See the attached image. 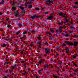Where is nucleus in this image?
<instances>
[{
  "label": "nucleus",
  "mask_w": 78,
  "mask_h": 78,
  "mask_svg": "<svg viewBox=\"0 0 78 78\" xmlns=\"http://www.w3.org/2000/svg\"><path fill=\"white\" fill-rule=\"evenodd\" d=\"M65 43L66 44V45H68L69 46H72L73 45V43L69 41H64Z\"/></svg>",
  "instance_id": "obj_1"
},
{
  "label": "nucleus",
  "mask_w": 78,
  "mask_h": 78,
  "mask_svg": "<svg viewBox=\"0 0 78 78\" xmlns=\"http://www.w3.org/2000/svg\"><path fill=\"white\" fill-rule=\"evenodd\" d=\"M39 17L40 18H41V16H39L38 15H36V14H34L33 16H32L31 17V18L33 20H34L35 19H36L37 17Z\"/></svg>",
  "instance_id": "obj_2"
},
{
  "label": "nucleus",
  "mask_w": 78,
  "mask_h": 78,
  "mask_svg": "<svg viewBox=\"0 0 78 78\" xmlns=\"http://www.w3.org/2000/svg\"><path fill=\"white\" fill-rule=\"evenodd\" d=\"M59 72H60L61 73H62V71H61V70H59V69H57L55 70L54 72L55 73H57L58 74V75H60V74H59Z\"/></svg>",
  "instance_id": "obj_3"
},
{
  "label": "nucleus",
  "mask_w": 78,
  "mask_h": 78,
  "mask_svg": "<svg viewBox=\"0 0 78 78\" xmlns=\"http://www.w3.org/2000/svg\"><path fill=\"white\" fill-rule=\"evenodd\" d=\"M53 15H51L50 16H49L48 18H45L47 20H51L53 19Z\"/></svg>",
  "instance_id": "obj_4"
},
{
  "label": "nucleus",
  "mask_w": 78,
  "mask_h": 78,
  "mask_svg": "<svg viewBox=\"0 0 78 78\" xmlns=\"http://www.w3.org/2000/svg\"><path fill=\"white\" fill-rule=\"evenodd\" d=\"M45 53L47 54H49L50 53V51L49 50V49L48 48H45Z\"/></svg>",
  "instance_id": "obj_5"
},
{
  "label": "nucleus",
  "mask_w": 78,
  "mask_h": 78,
  "mask_svg": "<svg viewBox=\"0 0 78 78\" xmlns=\"http://www.w3.org/2000/svg\"><path fill=\"white\" fill-rule=\"evenodd\" d=\"M65 53H69V49L67 47H65Z\"/></svg>",
  "instance_id": "obj_6"
},
{
  "label": "nucleus",
  "mask_w": 78,
  "mask_h": 78,
  "mask_svg": "<svg viewBox=\"0 0 78 78\" xmlns=\"http://www.w3.org/2000/svg\"><path fill=\"white\" fill-rule=\"evenodd\" d=\"M78 42H75L73 44V45L74 47H77L78 45Z\"/></svg>",
  "instance_id": "obj_7"
},
{
  "label": "nucleus",
  "mask_w": 78,
  "mask_h": 78,
  "mask_svg": "<svg viewBox=\"0 0 78 78\" xmlns=\"http://www.w3.org/2000/svg\"><path fill=\"white\" fill-rule=\"evenodd\" d=\"M50 66V65H44V69H48L49 68V67L48 66Z\"/></svg>",
  "instance_id": "obj_8"
},
{
  "label": "nucleus",
  "mask_w": 78,
  "mask_h": 78,
  "mask_svg": "<svg viewBox=\"0 0 78 78\" xmlns=\"http://www.w3.org/2000/svg\"><path fill=\"white\" fill-rule=\"evenodd\" d=\"M12 11H14V10H16V9H15V7L14 6H13L12 5Z\"/></svg>",
  "instance_id": "obj_9"
},
{
  "label": "nucleus",
  "mask_w": 78,
  "mask_h": 78,
  "mask_svg": "<svg viewBox=\"0 0 78 78\" xmlns=\"http://www.w3.org/2000/svg\"><path fill=\"white\" fill-rule=\"evenodd\" d=\"M30 2H27V3L28 5H31L32 3H33V2H31L30 0L29 1Z\"/></svg>",
  "instance_id": "obj_10"
},
{
  "label": "nucleus",
  "mask_w": 78,
  "mask_h": 78,
  "mask_svg": "<svg viewBox=\"0 0 78 78\" xmlns=\"http://www.w3.org/2000/svg\"><path fill=\"white\" fill-rule=\"evenodd\" d=\"M59 31L61 32L62 31V29H59V30H56V32H57V33H59Z\"/></svg>",
  "instance_id": "obj_11"
},
{
  "label": "nucleus",
  "mask_w": 78,
  "mask_h": 78,
  "mask_svg": "<svg viewBox=\"0 0 78 78\" xmlns=\"http://www.w3.org/2000/svg\"><path fill=\"white\" fill-rule=\"evenodd\" d=\"M51 3V1L50 0H47V3H46V4H50Z\"/></svg>",
  "instance_id": "obj_12"
},
{
  "label": "nucleus",
  "mask_w": 78,
  "mask_h": 78,
  "mask_svg": "<svg viewBox=\"0 0 78 78\" xmlns=\"http://www.w3.org/2000/svg\"><path fill=\"white\" fill-rule=\"evenodd\" d=\"M52 28H51V29H50V31H51V33H55V31H54V30H51Z\"/></svg>",
  "instance_id": "obj_13"
},
{
  "label": "nucleus",
  "mask_w": 78,
  "mask_h": 78,
  "mask_svg": "<svg viewBox=\"0 0 78 78\" xmlns=\"http://www.w3.org/2000/svg\"><path fill=\"white\" fill-rule=\"evenodd\" d=\"M32 7H33V5H28V9H30V8H32Z\"/></svg>",
  "instance_id": "obj_14"
},
{
  "label": "nucleus",
  "mask_w": 78,
  "mask_h": 78,
  "mask_svg": "<svg viewBox=\"0 0 78 78\" xmlns=\"http://www.w3.org/2000/svg\"><path fill=\"white\" fill-rule=\"evenodd\" d=\"M27 34V31L26 30L25 31L23 32V34L25 35V34Z\"/></svg>",
  "instance_id": "obj_15"
},
{
  "label": "nucleus",
  "mask_w": 78,
  "mask_h": 78,
  "mask_svg": "<svg viewBox=\"0 0 78 78\" xmlns=\"http://www.w3.org/2000/svg\"><path fill=\"white\" fill-rule=\"evenodd\" d=\"M20 14H23L25 13V10H23L20 12Z\"/></svg>",
  "instance_id": "obj_16"
},
{
  "label": "nucleus",
  "mask_w": 78,
  "mask_h": 78,
  "mask_svg": "<svg viewBox=\"0 0 78 78\" xmlns=\"http://www.w3.org/2000/svg\"><path fill=\"white\" fill-rule=\"evenodd\" d=\"M73 71H74V72L75 73H77V71L75 69H73Z\"/></svg>",
  "instance_id": "obj_17"
},
{
  "label": "nucleus",
  "mask_w": 78,
  "mask_h": 78,
  "mask_svg": "<svg viewBox=\"0 0 78 78\" xmlns=\"http://www.w3.org/2000/svg\"><path fill=\"white\" fill-rule=\"evenodd\" d=\"M69 28L70 29V30H73L74 29V27H73L72 26H70L69 27Z\"/></svg>",
  "instance_id": "obj_18"
},
{
  "label": "nucleus",
  "mask_w": 78,
  "mask_h": 78,
  "mask_svg": "<svg viewBox=\"0 0 78 78\" xmlns=\"http://www.w3.org/2000/svg\"><path fill=\"white\" fill-rule=\"evenodd\" d=\"M20 33V31H19L17 32H16V35H18V34H19V33Z\"/></svg>",
  "instance_id": "obj_19"
},
{
  "label": "nucleus",
  "mask_w": 78,
  "mask_h": 78,
  "mask_svg": "<svg viewBox=\"0 0 78 78\" xmlns=\"http://www.w3.org/2000/svg\"><path fill=\"white\" fill-rule=\"evenodd\" d=\"M73 66H75V67H77V65H76V63H75L73 62Z\"/></svg>",
  "instance_id": "obj_20"
},
{
  "label": "nucleus",
  "mask_w": 78,
  "mask_h": 78,
  "mask_svg": "<svg viewBox=\"0 0 78 78\" xmlns=\"http://www.w3.org/2000/svg\"><path fill=\"white\" fill-rule=\"evenodd\" d=\"M41 43H42V42L41 41H40L39 42V41L37 42V44H39V45H42Z\"/></svg>",
  "instance_id": "obj_21"
},
{
  "label": "nucleus",
  "mask_w": 78,
  "mask_h": 78,
  "mask_svg": "<svg viewBox=\"0 0 78 78\" xmlns=\"http://www.w3.org/2000/svg\"><path fill=\"white\" fill-rule=\"evenodd\" d=\"M62 47L64 46L65 47H66V44H65V43H63L61 45Z\"/></svg>",
  "instance_id": "obj_22"
},
{
  "label": "nucleus",
  "mask_w": 78,
  "mask_h": 78,
  "mask_svg": "<svg viewBox=\"0 0 78 78\" xmlns=\"http://www.w3.org/2000/svg\"><path fill=\"white\" fill-rule=\"evenodd\" d=\"M42 62H43V61L41 59L40 61H39V62L40 63V64H42Z\"/></svg>",
  "instance_id": "obj_23"
},
{
  "label": "nucleus",
  "mask_w": 78,
  "mask_h": 78,
  "mask_svg": "<svg viewBox=\"0 0 78 78\" xmlns=\"http://www.w3.org/2000/svg\"><path fill=\"white\" fill-rule=\"evenodd\" d=\"M17 66V65H14L13 66H12V67H13V69H15L16 67Z\"/></svg>",
  "instance_id": "obj_24"
},
{
  "label": "nucleus",
  "mask_w": 78,
  "mask_h": 78,
  "mask_svg": "<svg viewBox=\"0 0 78 78\" xmlns=\"http://www.w3.org/2000/svg\"><path fill=\"white\" fill-rule=\"evenodd\" d=\"M8 62H5L4 63V66H5L6 65H8Z\"/></svg>",
  "instance_id": "obj_25"
},
{
  "label": "nucleus",
  "mask_w": 78,
  "mask_h": 78,
  "mask_svg": "<svg viewBox=\"0 0 78 78\" xmlns=\"http://www.w3.org/2000/svg\"><path fill=\"white\" fill-rule=\"evenodd\" d=\"M19 12H15V15L18 16V15H19Z\"/></svg>",
  "instance_id": "obj_26"
},
{
  "label": "nucleus",
  "mask_w": 78,
  "mask_h": 78,
  "mask_svg": "<svg viewBox=\"0 0 78 78\" xmlns=\"http://www.w3.org/2000/svg\"><path fill=\"white\" fill-rule=\"evenodd\" d=\"M35 10L37 11L40 10V9L38 7L35 8Z\"/></svg>",
  "instance_id": "obj_27"
},
{
  "label": "nucleus",
  "mask_w": 78,
  "mask_h": 78,
  "mask_svg": "<svg viewBox=\"0 0 78 78\" xmlns=\"http://www.w3.org/2000/svg\"><path fill=\"white\" fill-rule=\"evenodd\" d=\"M24 9H25V8L23 7H21L20 9H21V10H24Z\"/></svg>",
  "instance_id": "obj_28"
},
{
  "label": "nucleus",
  "mask_w": 78,
  "mask_h": 78,
  "mask_svg": "<svg viewBox=\"0 0 78 78\" xmlns=\"http://www.w3.org/2000/svg\"><path fill=\"white\" fill-rule=\"evenodd\" d=\"M53 76L54 77V78H58L59 77V76L58 77L57 76H55V75H53Z\"/></svg>",
  "instance_id": "obj_29"
},
{
  "label": "nucleus",
  "mask_w": 78,
  "mask_h": 78,
  "mask_svg": "<svg viewBox=\"0 0 78 78\" xmlns=\"http://www.w3.org/2000/svg\"><path fill=\"white\" fill-rule=\"evenodd\" d=\"M25 6H26V7H28V4H27V2H26L25 3Z\"/></svg>",
  "instance_id": "obj_30"
},
{
  "label": "nucleus",
  "mask_w": 78,
  "mask_h": 78,
  "mask_svg": "<svg viewBox=\"0 0 78 78\" xmlns=\"http://www.w3.org/2000/svg\"><path fill=\"white\" fill-rule=\"evenodd\" d=\"M27 73H28V72L25 71L24 72V75H27Z\"/></svg>",
  "instance_id": "obj_31"
},
{
  "label": "nucleus",
  "mask_w": 78,
  "mask_h": 78,
  "mask_svg": "<svg viewBox=\"0 0 78 78\" xmlns=\"http://www.w3.org/2000/svg\"><path fill=\"white\" fill-rule=\"evenodd\" d=\"M11 25H7V28H11Z\"/></svg>",
  "instance_id": "obj_32"
},
{
  "label": "nucleus",
  "mask_w": 78,
  "mask_h": 78,
  "mask_svg": "<svg viewBox=\"0 0 78 78\" xmlns=\"http://www.w3.org/2000/svg\"><path fill=\"white\" fill-rule=\"evenodd\" d=\"M59 16H60L62 17H62H63V15H61V13H59Z\"/></svg>",
  "instance_id": "obj_33"
},
{
  "label": "nucleus",
  "mask_w": 78,
  "mask_h": 78,
  "mask_svg": "<svg viewBox=\"0 0 78 78\" xmlns=\"http://www.w3.org/2000/svg\"><path fill=\"white\" fill-rule=\"evenodd\" d=\"M61 50V49L60 48V47L59 46L57 48V50Z\"/></svg>",
  "instance_id": "obj_34"
},
{
  "label": "nucleus",
  "mask_w": 78,
  "mask_h": 78,
  "mask_svg": "<svg viewBox=\"0 0 78 78\" xmlns=\"http://www.w3.org/2000/svg\"><path fill=\"white\" fill-rule=\"evenodd\" d=\"M18 27H20L22 25V23H19L18 24Z\"/></svg>",
  "instance_id": "obj_35"
},
{
  "label": "nucleus",
  "mask_w": 78,
  "mask_h": 78,
  "mask_svg": "<svg viewBox=\"0 0 78 78\" xmlns=\"http://www.w3.org/2000/svg\"><path fill=\"white\" fill-rule=\"evenodd\" d=\"M41 70L39 69L38 70V73H41Z\"/></svg>",
  "instance_id": "obj_36"
},
{
  "label": "nucleus",
  "mask_w": 78,
  "mask_h": 78,
  "mask_svg": "<svg viewBox=\"0 0 78 78\" xmlns=\"http://www.w3.org/2000/svg\"><path fill=\"white\" fill-rule=\"evenodd\" d=\"M14 70H13V69H12V70H9V73H12V72Z\"/></svg>",
  "instance_id": "obj_37"
},
{
  "label": "nucleus",
  "mask_w": 78,
  "mask_h": 78,
  "mask_svg": "<svg viewBox=\"0 0 78 78\" xmlns=\"http://www.w3.org/2000/svg\"><path fill=\"white\" fill-rule=\"evenodd\" d=\"M69 34H66L65 35H64V36H65V37H67V36H68Z\"/></svg>",
  "instance_id": "obj_38"
},
{
  "label": "nucleus",
  "mask_w": 78,
  "mask_h": 78,
  "mask_svg": "<svg viewBox=\"0 0 78 78\" xmlns=\"http://www.w3.org/2000/svg\"><path fill=\"white\" fill-rule=\"evenodd\" d=\"M3 46L4 48H5L6 47V44L5 43L3 44Z\"/></svg>",
  "instance_id": "obj_39"
},
{
  "label": "nucleus",
  "mask_w": 78,
  "mask_h": 78,
  "mask_svg": "<svg viewBox=\"0 0 78 78\" xmlns=\"http://www.w3.org/2000/svg\"><path fill=\"white\" fill-rule=\"evenodd\" d=\"M4 40H5V41H8V40L7 39V37H5V38Z\"/></svg>",
  "instance_id": "obj_40"
},
{
  "label": "nucleus",
  "mask_w": 78,
  "mask_h": 78,
  "mask_svg": "<svg viewBox=\"0 0 78 78\" xmlns=\"http://www.w3.org/2000/svg\"><path fill=\"white\" fill-rule=\"evenodd\" d=\"M35 31H34V30H32V31H31V33H32V34H34V33H33Z\"/></svg>",
  "instance_id": "obj_41"
},
{
  "label": "nucleus",
  "mask_w": 78,
  "mask_h": 78,
  "mask_svg": "<svg viewBox=\"0 0 78 78\" xmlns=\"http://www.w3.org/2000/svg\"><path fill=\"white\" fill-rule=\"evenodd\" d=\"M62 62L59 61L58 62V64H59V65H61V64H62Z\"/></svg>",
  "instance_id": "obj_42"
},
{
  "label": "nucleus",
  "mask_w": 78,
  "mask_h": 78,
  "mask_svg": "<svg viewBox=\"0 0 78 78\" xmlns=\"http://www.w3.org/2000/svg\"><path fill=\"white\" fill-rule=\"evenodd\" d=\"M1 2L2 3V4H3V3H4V2H5V1H4V0H2Z\"/></svg>",
  "instance_id": "obj_43"
},
{
  "label": "nucleus",
  "mask_w": 78,
  "mask_h": 78,
  "mask_svg": "<svg viewBox=\"0 0 78 78\" xmlns=\"http://www.w3.org/2000/svg\"><path fill=\"white\" fill-rule=\"evenodd\" d=\"M23 66H24V67H28L27 66V65H26L25 63L23 65Z\"/></svg>",
  "instance_id": "obj_44"
},
{
  "label": "nucleus",
  "mask_w": 78,
  "mask_h": 78,
  "mask_svg": "<svg viewBox=\"0 0 78 78\" xmlns=\"http://www.w3.org/2000/svg\"><path fill=\"white\" fill-rule=\"evenodd\" d=\"M75 5H78V2H75L74 3Z\"/></svg>",
  "instance_id": "obj_45"
},
{
  "label": "nucleus",
  "mask_w": 78,
  "mask_h": 78,
  "mask_svg": "<svg viewBox=\"0 0 78 78\" xmlns=\"http://www.w3.org/2000/svg\"><path fill=\"white\" fill-rule=\"evenodd\" d=\"M72 36L74 38H76V35Z\"/></svg>",
  "instance_id": "obj_46"
},
{
  "label": "nucleus",
  "mask_w": 78,
  "mask_h": 78,
  "mask_svg": "<svg viewBox=\"0 0 78 78\" xmlns=\"http://www.w3.org/2000/svg\"><path fill=\"white\" fill-rule=\"evenodd\" d=\"M73 58L74 59H76V56H73Z\"/></svg>",
  "instance_id": "obj_47"
},
{
  "label": "nucleus",
  "mask_w": 78,
  "mask_h": 78,
  "mask_svg": "<svg viewBox=\"0 0 78 78\" xmlns=\"http://www.w3.org/2000/svg\"><path fill=\"white\" fill-rule=\"evenodd\" d=\"M44 18L43 20H41V18H40L39 19V20H40L41 21H44Z\"/></svg>",
  "instance_id": "obj_48"
},
{
  "label": "nucleus",
  "mask_w": 78,
  "mask_h": 78,
  "mask_svg": "<svg viewBox=\"0 0 78 78\" xmlns=\"http://www.w3.org/2000/svg\"><path fill=\"white\" fill-rule=\"evenodd\" d=\"M40 48H41V47H40V46L38 45V47L37 48H38V49H39V50H40Z\"/></svg>",
  "instance_id": "obj_49"
},
{
  "label": "nucleus",
  "mask_w": 78,
  "mask_h": 78,
  "mask_svg": "<svg viewBox=\"0 0 78 78\" xmlns=\"http://www.w3.org/2000/svg\"><path fill=\"white\" fill-rule=\"evenodd\" d=\"M20 19H21V17H19L18 18V21H19V20H20Z\"/></svg>",
  "instance_id": "obj_50"
},
{
  "label": "nucleus",
  "mask_w": 78,
  "mask_h": 78,
  "mask_svg": "<svg viewBox=\"0 0 78 78\" xmlns=\"http://www.w3.org/2000/svg\"><path fill=\"white\" fill-rule=\"evenodd\" d=\"M25 62V61H21L20 62V63H23H23H24V62Z\"/></svg>",
  "instance_id": "obj_51"
},
{
  "label": "nucleus",
  "mask_w": 78,
  "mask_h": 78,
  "mask_svg": "<svg viewBox=\"0 0 78 78\" xmlns=\"http://www.w3.org/2000/svg\"><path fill=\"white\" fill-rule=\"evenodd\" d=\"M73 9L76 8V5H75V6L73 7Z\"/></svg>",
  "instance_id": "obj_52"
},
{
  "label": "nucleus",
  "mask_w": 78,
  "mask_h": 78,
  "mask_svg": "<svg viewBox=\"0 0 78 78\" xmlns=\"http://www.w3.org/2000/svg\"><path fill=\"white\" fill-rule=\"evenodd\" d=\"M14 7H15V8H17V7H18V6H17V5H14Z\"/></svg>",
  "instance_id": "obj_53"
},
{
  "label": "nucleus",
  "mask_w": 78,
  "mask_h": 78,
  "mask_svg": "<svg viewBox=\"0 0 78 78\" xmlns=\"http://www.w3.org/2000/svg\"><path fill=\"white\" fill-rule=\"evenodd\" d=\"M23 38H24V37H20V39H23Z\"/></svg>",
  "instance_id": "obj_54"
},
{
  "label": "nucleus",
  "mask_w": 78,
  "mask_h": 78,
  "mask_svg": "<svg viewBox=\"0 0 78 78\" xmlns=\"http://www.w3.org/2000/svg\"><path fill=\"white\" fill-rule=\"evenodd\" d=\"M41 37L39 36V37H38L37 39H41Z\"/></svg>",
  "instance_id": "obj_55"
},
{
  "label": "nucleus",
  "mask_w": 78,
  "mask_h": 78,
  "mask_svg": "<svg viewBox=\"0 0 78 78\" xmlns=\"http://www.w3.org/2000/svg\"><path fill=\"white\" fill-rule=\"evenodd\" d=\"M59 27V28H60V29H62V28H63V27H62H62Z\"/></svg>",
  "instance_id": "obj_56"
},
{
  "label": "nucleus",
  "mask_w": 78,
  "mask_h": 78,
  "mask_svg": "<svg viewBox=\"0 0 78 78\" xmlns=\"http://www.w3.org/2000/svg\"><path fill=\"white\" fill-rule=\"evenodd\" d=\"M68 22H69L68 20H66V23H68Z\"/></svg>",
  "instance_id": "obj_57"
},
{
  "label": "nucleus",
  "mask_w": 78,
  "mask_h": 78,
  "mask_svg": "<svg viewBox=\"0 0 78 78\" xmlns=\"http://www.w3.org/2000/svg\"><path fill=\"white\" fill-rule=\"evenodd\" d=\"M45 15L48 14V13L47 12H45Z\"/></svg>",
  "instance_id": "obj_58"
},
{
  "label": "nucleus",
  "mask_w": 78,
  "mask_h": 78,
  "mask_svg": "<svg viewBox=\"0 0 78 78\" xmlns=\"http://www.w3.org/2000/svg\"><path fill=\"white\" fill-rule=\"evenodd\" d=\"M58 33V34H62V33H61V32L59 31Z\"/></svg>",
  "instance_id": "obj_59"
},
{
  "label": "nucleus",
  "mask_w": 78,
  "mask_h": 78,
  "mask_svg": "<svg viewBox=\"0 0 78 78\" xmlns=\"http://www.w3.org/2000/svg\"><path fill=\"white\" fill-rule=\"evenodd\" d=\"M58 25H62V24L61 23H58Z\"/></svg>",
  "instance_id": "obj_60"
},
{
  "label": "nucleus",
  "mask_w": 78,
  "mask_h": 78,
  "mask_svg": "<svg viewBox=\"0 0 78 78\" xmlns=\"http://www.w3.org/2000/svg\"><path fill=\"white\" fill-rule=\"evenodd\" d=\"M15 21H16V22H18V20H17L15 19Z\"/></svg>",
  "instance_id": "obj_61"
},
{
  "label": "nucleus",
  "mask_w": 78,
  "mask_h": 78,
  "mask_svg": "<svg viewBox=\"0 0 78 78\" xmlns=\"http://www.w3.org/2000/svg\"><path fill=\"white\" fill-rule=\"evenodd\" d=\"M68 25H69L68 26H69V27H70V25L71 24L69 23H68Z\"/></svg>",
  "instance_id": "obj_62"
},
{
  "label": "nucleus",
  "mask_w": 78,
  "mask_h": 78,
  "mask_svg": "<svg viewBox=\"0 0 78 78\" xmlns=\"http://www.w3.org/2000/svg\"><path fill=\"white\" fill-rule=\"evenodd\" d=\"M63 23H64V22L62 21L61 22V23H62V24H63Z\"/></svg>",
  "instance_id": "obj_63"
},
{
  "label": "nucleus",
  "mask_w": 78,
  "mask_h": 78,
  "mask_svg": "<svg viewBox=\"0 0 78 78\" xmlns=\"http://www.w3.org/2000/svg\"><path fill=\"white\" fill-rule=\"evenodd\" d=\"M59 54H57V56L58 57L59 56Z\"/></svg>",
  "instance_id": "obj_64"
}]
</instances>
